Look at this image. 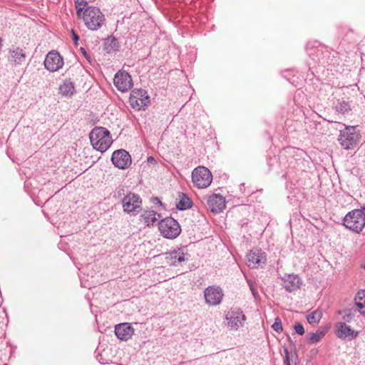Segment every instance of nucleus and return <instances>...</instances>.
<instances>
[{
    "label": "nucleus",
    "mask_w": 365,
    "mask_h": 365,
    "mask_svg": "<svg viewBox=\"0 0 365 365\" xmlns=\"http://www.w3.org/2000/svg\"><path fill=\"white\" fill-rule=\"evenodd\" d=\"M134 329L129 323H122L115 327V334L120 340L127 341L133 334Z\"/></svg>",
    "instance_id": "f3484780"
},
{
    "label": "nucleus",
    "mask_w": 365,
    "mask_h": 365,
    "mask_svg": "<svg viewBox=\"0 0 365 365\" xmlns=\"http://www.w3.org/2000/svg\"><path fill=\"white\" fill-rule=\"evenodd\" d=\"M76 14L78 18H81L83 16V13L86 12V9L88 5V2L86 0H76Z\"/></svg>",
    "instance_id": "a878e982"
},
{
    "label": "nucleus",
    "mask_w": 365,
    "mask_h": 365,
    "mask_svg": "<svg viewBox=\"0 0 365 365\" xmlns=\"http://www.w3.org/2000/svg\"><path fill=\"white\" fill-rule=\"evenodd\" d=\"M63 66V57L56 51H50L44 61L45 68L51 72H55L61 69Z\"/></svg>",
    "instance_id": "9d476101"
},
{
    "label": "nucleus",
    "mask_w": 365,
    "mask_h": 365,
    "mask_svg": "<svg viewBox=\"0 0 365 365\" xmlns=\"http://www.w3.org/2000/svg\"><path fill=\"white\" fill-rule=\"evenodd\" d=\"M284 354H285L284 364L285 365H290L289 352L287 348H284Z\"/></svg>",
    "instance_id": "2f4dec72"
},
{
    "label": "nucleus",
    "mask_w": 365,
    "mask_h": 365,
    "mask_svg": "<svg viewBox=\"0 0 365 365\" xmlns=\"http://www.w3.org/2000/svg\"><path fill=\"white\" fill-rule=\"evenodd\" d=\"M336 334L340 339L349 338L352 339L358 336V331L352 329L344 322H337L335 325Z\"/></svg>",
    "instance_id": "dca6fc26"
},
{
    "label": "nucleus",
    "mask_w": 365,
    "mask_h": 365,
    "mask_svg": "<svg viewBox=\"0 0 365 365\" xmlns=\"http://www.w3.org/2000/svg\"><path fill=\"white\" fill-rule=\"evenodd\" d=\"M123 191H124V190H123V189H120V190H118L117 191L118 196V197L121 196V195L123 194Z\"/></svg>",
    "instance_id": "c9c22d12"
},
{
    "label": "nucleus",
    "mask_w": 365,
    "mask_h": 365,
    "mask_svg": "<svg viewBox=\"0 0 365 365\" xmlns=\"http://www.w3.org/2000/svg\"><path fill=\"white\" fill-rule=\"evenodd\" d=\"M1 47V38H0V48Z\"/></svg>",
    "instance_id": "58836bf2"
},
{
    "label": "nucleus",
    "mask_w": 365,
    "mask_h": 365,
    "mask_svg": "<svg viewBox=\"0 0 365 365\" xmlns=\"http://www.w3.org/2000/svg\"><path fill=\"white\" fill-rule=\"evenodd\" d=\"M129 102L133 108L144 110L150 103V97L144 89H133L130 94Z\"/></svg>",
    "instance_id": "0eeeda50"
},
{
    "label": "nucleus",
    "mask_w": 365,
    "mask_h": 365,
    "mask_svg": "<svg viewBox=\"0 0 365 365\" xmlns=\"http://www.w3.org/2000/svg\"><path fill=\"white\" fill-rule=\"evenodd\" d=\"M192 180L194 185L198 188H206L212 182V175L207 168L199 166L193 170Z\"/></svg>",
    "instance_id": "423d86ee"
},
{
    "label": "nucleus",
    "mask_w": 365,
    "mask_h": 365,
    "mask_svg": "<svg viewBox=\"0 0 365 365\" xmlns=\"http://www.w3.org/2000/svg\"><path fill=\"white\" fill-rule=\"evenodd\" d=\"M170 264L176 266L178 263L185 261L184 253L179 251H173L169 254Z\"/></svg>",
    "instance_id": "393cba45"
},
{
    "label": "nucleus",
    "mask_w": 365,
    "mask_h": 365,
    "mask_svg": "<svg viewBox=\"0 0 365 365\" xmlns=\"http://www.w3.org/2000/svg\"><path fill=\"white\" fill-rule=\"evenodd\" d=\"M344 313L343 319L344 321L350 322L354 317V313L351 310H344L343 312H340V314Z\"/></svg>",
    "instance_id": "c756f323"
},
{
    "label": "nucleus",
    "mask_w": 365,
    "mask_h": 365,
    "mask_svg": "<svg viewBox=\"0 0 365 365\" xmlns=\"http://www.w3.org/2000/svg\"><path fill=\"white\" fill-rule=\"evenodd\" d=\"M354 300L358 311L365 316V290L358 292Z\"/></svg>",
    "instance_id": "4be33fe9"
},
{
    "label": "nucleus",
    "mask_w": 365,
    "mask_h": 365,
    "mask_svg": "<svg viewBox=\"0 0 365 365\" xmlns=\"http://www.w3.org/2000/svg\"><path fill=\"white\" fill-rule=\"evenodd\" d=\"M148 161L153 162V161H155V159L153 157L150 156L148 158Z\"/></svg>",
    "instance_id": "e433bc0d"
},
{
    "label": "nucleus",
    "mask_w": 365,
    "mask_h": 365,
    "mask_svg": "<svg viewBox=\"0 0 365 365\" xmlns=\"http://www.w3.org/2000/svg\"><path fill=\"white\" fill-rule=\"evenodd\" d=\"M71 34H72L73 41H75V43H76L78 41V40L79 39L78 36L75 33V31L73 30H71Z\"/></svg>",
    "instance_id": "f704fd0d"
},
{
    "label": "nucleus",
    "mask_w": 365,
    "mask_h": 365,
    "mask_svg": "<svg viewBox=\"0 0 365 365\" xmlns=\"http://www.w3.org/2000/svg\"><path fill=\"white\" fill-rule=\"evenodd\" d=\"M207 205L212 212H220L225 207V198L220 194H212L207 199Z\"/></svg>",
    "instance_id": "2eb2a0df"
},
{
    "label": "nucleus",
    "mask_w": 365,
    "mask_h": 365,
    "mask_svg": "<svg viewBox=\"0 0 365 365\" xmlns=\"http://www.w3.org/2000/svg\"><path fill=\"white\" fill-rule=\"evenodd\" d=\"M156 200L158 201V203H160V205H162L161 202L158 200V199H156Z\"/></svg>",
    "instance_id": "4c0bfd02"
},
{
    "label": "nucleus",
    "mask_w": 365,
    "mask_h": 365,
    "mask_svg": "<svg viewBox=\"0 0 365 365\" xmlns=\"http://www.w3.org/2000/svg\"><path fill=\"white\" fill-rule=\"evenodd\" d=\"M336 110L343 115L347 114L351 110L349 103L346 101L339 102L336 106Z\"/></svg>",
    "instance_id": "bb28decb"
},
{
    "label": "nucleus",
    "mask_w": 365,
    "mask_h": 365,
    "mask_svg": "<svg viewBox=\"0 0 365 365\" xmlns=\"http://www.w3.org/2000/svg\"><path fill=\"white\" fill-rule=\"evenodd\" d=\"M324 331L320 330H318L314 333H310L308 335L309 342L312 344L317 343L324 336Z\"/></svg>",
    "instance_id": "cd10ccee"
},
{
    "label": "nucleus",
    "mask_w": 365,
    "mask_h": 365,
    "mask_svg": "<svg viewBox=\"0 0 365 365\" xmlns=\"http://www.w3.org/2000/svg\"><path fill=\"white\" fill-rule=\"evenodd\" d=\"M225 319L227 321V325L230 329L237 330L243 326L246 317L240 309L232 308L226 314Z\"/></svg>",
    "instance_id": "6e6552de"
},
{
    "label": "nucleus",
    "mask_w": 365,
    "mask_h": 365,
    "mask_svg": "<svg viewBox=\"0 0 365 365\" xmlns=\"http://www.w3.org/2000/svg\"><path fill=\"white\" fill-rule=\"evenodd\" d=\"M141 202V199L138 195L130 192L123 199V210L129 214L138 212V209L140 207Z\"/></svg>",
    "instance_id": "ddd939ff"
},
{
    "label": "nucleus",
    "mask_w": 365,
    "mask_h": 365,
    "mask_svg": "<svg viewBox=\"0 0 365 365\" xmlns=\"http://www.w3.org/2000/svg\"><path fill=\"white\" fill-rule=\"evenodd\" d=\"M89 138L93 148L101 153L106 151L113 143L109 130L103 127L94 128Z\"/></svg>",
    "instance_id": "f257e3e1"
},
{
    "label": "nucleus",
    "mask_w": 365,
    "mask_h": 365,
    "mask_svg": "<svg viewBox=\"0 0 365 365\" xmlns=\"http://www.w3.org/2000/svg\"><path fill=\"white\" fill-rule=\"evenodd\" d=\"M267 258L265 253L261 250L253 249L250 250L247 256V266L251 268H258L266 264Z\"/></svg>",
    "instance_id": "f8f14e48"
},
{
    "label": "nucleus",
    "mask_w": 365,
    "mask_h": 365,
    "mask_svg": "<svg viewBox=\"0 0 365 365\" xmlns=\"http://www.w3.org/2000/svg\"><path fill=\"white\" fill-rule=\"evenodd\" d=\"M26 58L25 52L19 48H16L13 51H10V56L9 60L16 64H21Z\"/></svg>",
    "instance_id": "aec40b11"
},
{
    "label": "nucleus",
    "mask_w": 365,
    "mask_h": 365,
    "mask_svg": "<svg viewBox=\"0 0 365 365\" xmlns=\"http://www.w3.org/2000/svg\"><path fill=\"white\" fill-rule=\"evenodd\" d=\"M59 92L64 96L71 97L75 92V86L70 80L64 81L63 83L59 87Z\"/></svg>",
    "instance_id": "412c9836"
},
{
    "label": "nucleus",
    "mask_w": 365,
    "mask_h": 365,
    "mask_svg": "<svg viewBox=\"0 0 365 365\" xmlns=\"http://www.w3.org/2000/svg\"><path fill=\"white\" fill-rule=\"evenodd\" d=\"M294 329L295 331L299 335H303L305 332L303 325L300 323H296L294 325Z\"/></svg>",
    "instance_id": "7c9ffc66"
},
{
    "label": "nucleus",
    "mask_w": 365,
    "mask_h": 365,
    "mask_svg": "<svg viewBox=\"0 0 365 365\" xmlns=\"http://www.w3.org/2000/svg\"><path fill=\"white\" fill-rule=\"evenodd\" d=\"M343 225L356 233L361 232L365 226V207L349 212L344 217Z\"/></svg>",
    "instance_id": "7ed1b4c3"
},
{
    "label": "nucleus",
    "mask_w": 365,
    "mask_h": 365,
    "mask_svg": "<svg viewBox=\"0 0 365 365\" xmlns=\"http://www.w3.org/2000/svg\"><path fill=\"white\" fill-rule=\"evenodd\" d=\"M249 285H250V290H251L253 296L255 297H256V296L257 294V292L256 289L255 288V286H254L253 283L249 282Z\"/></svg>",
    "instance_id": "72a5a7b5"
},
{
    "label": "nucleus",
    "mask_w": 365,
    "mask_h": 365,
    "mask_svg": "<svg viewBox=\"0 0 365 365\" xmlns=\"http://www.w3.org/2000/svg\"><path fill=\"white\" fill-rule=\"evenodd\" d=\"M272 327L275 331H277L278 333L282 331V330H283L282 324L281 320L279 317H277L275 319L274 324L272 325Z\"/></svg>",
    "instance_id": "c85d7f7f"
},
{
    "label": "nucleus",
    "mask_w": 365,
    "mask_h": 365,
    "mask_svg": "<svg viewBox=\"0 0 365 365\" xmlns=\"http://www.w3.org/2000/svg\"><path fill=\"white\" fill-rule=\"evenodd\" d=\"M360 133L355 126H345L340 130L338 140L344 149H352L359 141Z\"/></svg>",
    "instance_id": "20e7f679"
},
{
    "label": "nucleus",
    "mask_w": 365,
    "mask_h": 365,
    "mask_svg": "<svg viewBox=\"0 0 365 365\" xmlns=\"http://www.w3.org/2000/svg\"><path fill=\"white\" fill-rule=\"evenodd\" d=\"M160 215L154 210H146L141 215V220L147 225H153Z\"/></svg>",
    "instance_id": "6ab92c4d"
},
{
    "label": "nucleus",
    "mask_w": 365,
    "mask_h": 365,
    "mask_svg": "<svg viewBox=\"0 0 365 365\" xmlns=\"http://www.w3.org/2000/svg\"><path fill=\"white\" fill-rule=\"evenodd\" d=\"M81 19L86 28L91 31L100 29L106 22L105 15L98 7L87 6L86 12L83 13Z\"/></svg>",
    "instance_id": "f03ea898"
},
{
    "label": "nucleus",
    "mask_w": 365,
    "mask_h": 365,
    "mask_svg": "<svg viewBox=\"0 0 365 365\" xmlns=\"http://www.w3.org/2000/svg\"><path fill=\"white\" fill-rule=\"evenodd\" d=\"M111 160L113 165L120 169H125L131 164L130 154L123 149L114 151L111 157Z\"/></svg>",
    "instance_id": "4468645a"
},
{
    "label": "nucleus",
    "mask_w": 365,
    "mask_h": 365,
    "mask_svg": "<svg viewBox=\"0 0 365 365\" xmlns=\"http://www.w3.org/2000/svg\"><path fill=\"white\" fill-rule=\"evenodd\" d=\"M301 285V279L297 275H288L283 281V286L287 291L292 292Z\"/></svg>",
    "instance_id": "a211bd4d"
},
{
    "label": "nucleus",
    "mask_w": 365,
    "mask_h": 365,
    "mask_svg": "<svg viewBox=\"0 0 365 365\" xmlns=\"http://www.w3.org/2000/svg\"><path fill=\"white\" fill-rule=\"evenodd\" d=\"M224 293L222 289L217 286H210L204 291V297L206 303L209 306H217L222 300Z\"/></svg>",
    "instance_id": "1a4fd4ad"
},
{
    "label": "nucleus",
    "mask_w": 365,
    "mask_h": 365,
    "mask_svg": "<svg viewBox=\"0 0 365 365\" xmlns=\"http://www.w3.org/2000/svg\"><path fill=\"white\" fill-rule=\"evenodd\" d=\"M113 83L117 89L121 92H126L133 86L130 75L125 71L118 72L113 78Z\"/></svg>",
    "instance_id": "9b49d317"
},
{
    "label": "nucleus",
    "mask_w": 365,
    "mask_h": 365,
    "mask_svg": "<svg viewBox=\"0 0 365 365\" xmlns=\"http://www.w3.org/2000/svg\"><path fill=\"white\" fill-rule=\"evenodd\" d=\"M322 317V312L317 309L307 316L308 322L312 325H317Z\"/></svg>",
    "instance_id": "b1692460"
},
{
    "label": "nucleus",
    "mask_w": 365,
    "mask_h": 365,
    "mask_svg": "<svg viewBox=\"0 0 365 365\" xmlns=\"http://www.w3.org/2000/svg\"><path fill=\"white\" fill-rule=\"evenodd\" d=\"M160 234L165 238L175 239L181 232L180 224L173 217H165L158 224Z\"/></svg>",
    "instance_id": "39448f33"
},
{
    "label": "nucleus",
    "mask_w": 365,
    "mask_h": 365,
    "mask_svg": "<svg viewBox=\"0 0 365 365\" xmlns=\"http://www.w3.org/2000/svg\"><path fill=\"white\" fill-rule=\"evenodd\" d=\"M179 197V201L176 203V207L178 210H184L192 207V200L185 194L181 193Z\"/></svg>",
    "instance_id": "5701e85b"
},
{
    "label": "nucleus",
    "mask_w": 365,
    "mask_h": 365,
    "mask_svg": "<svg viewBox=\"0 0 365 365\" xmlns=\"http://www.w3.org/2000/svg\"><path fill=\"white\" fill-rule=\"evenodd\" d=\"M81 52L82 53V54L83 55V56L86 58V60L89 62H91V56H89V54L86 52V49L84 48H81Z\"/></svg>",
    "instance_id": "473e14b6"
}]
</instances>
